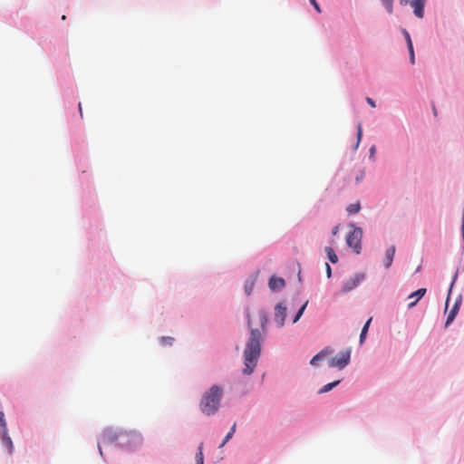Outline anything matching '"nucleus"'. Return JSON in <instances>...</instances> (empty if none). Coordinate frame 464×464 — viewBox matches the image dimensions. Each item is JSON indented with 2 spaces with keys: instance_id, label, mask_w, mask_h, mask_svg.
Instances as JSON below:
<instances>
[{
  "instance_id": "f257e3e1",
  "label": "nucleus",
  "mask_w": 464,
  "mask_h": 464,
  "mask_svg": "<svg viewBox=\"0 0 464 464\" xmlns=\"http://www.w3.org/2000/svg\"><path fill=\"white\" fill-rule=\"evenodd\" d=\"M262 335L258 329H251L248 341L244 351L245 374H251L256 366L261 353Z\"/></svg>"
},
{
  "instance_id": "f03ea898",
  "label": "nucleus",
  "mask_w": 464,
  "mask_h": 464,
  "mask_svg": "<svg viewBox=\"0 0 464 464\" xmlns=\"http://www.w3.org/2000/svg\"><path fill=\"white\" fill-rule=\"evenodd\" d=\"M223 390L218 385L211 386L202 396L199 407L208 415H214L219 409Z\"/></svg>"
},
{
  "instance_id": "7ed1b4c3",
  "label": "nucleus",
  "mask_w": 464,
  "mask_h": 464,
  "mask_svg": "<svg viewBox=\"0 0 464 464\" xmlns=\"http://www.w3.org/2000/svg\"><path fill=\"white\" fill-rule=\"evenodd\" d=\"M113 440H120L122 444L131 448L141 443V437L136 432H121L116 434L112 430H106L100 443L106 445Z\"/></svg>"
},
{
  "instance_id": "20e7f679",
  "label": "nucleus",
  "mask_w": 464,
  "mask_h": 464,
  "mask_svg": "<svg viewBox=\"0 0 464 464\" xmlns=\"http://www.w3.org/2000/svg\"><path fill=\"white\" fill-rule=\"evenodd\" d=\"M351 353L352 349L349 347L345 351L339 353L335 357H332L328 361V365L330 367H335L339 369H343L346 367L351 360Z\"/></svg>"
},
{
  "instance_id": "39448f33",
  "label": "nucleus",
  "mask_w": 464,
  "mask_h": 464,
  "mask_svg": "<svg viewBox=\"0 0 464 464\" xmlns=\"http://www.w3.org/2000/svg\"><path fill=\"white\" fill-rule=\"evenodd\" d=\"M362 238V230L361 227H354L346 237L347 245L352 247L356 254L361 252V241Z\"/></svg>"
},
{
  "instance_id": "423d86ee",
  "label": "nucleus",
  "mask_w": 464,
  "mask_h": 464,
  "mask_svg": "<svg viewBox=\"0 0 464 464\" xmlns=\"http://www.w3.org/2000/svg\"><path fill=\"white\" fill-rule=\"evenodd\" d=\"M363 279L364 274L359 273L354 275L353 277L349 278L343 283L342 292L347 293L353 290Z\"/></svg>"
},
{
  "instance_id": "0eeeda50",
  "label": "nucleus",
  "mask_w": 464,
  "mask_h": 464,
  "mask_svg": "<svg viewBox=\"0 0 464 464\" xmlns=\"http://www.w3.org/2000/svg\"><path fill=\"white\" fill-rule=\"evenodd\" d=\"M286 317V308L282 304H276L275 307V321L279 327H282L285 324Z\"/></svg>"
},
{
  "instance_id": "6e6552de",
  "label": "nucleus",
  "mask_w": 464,
  "mask_h": 464,
  "mask_svg": "<svg viewBox=\"0 0 464 464\" xmlns=\"http://www.w3.org/2000/svg\"><path fill=\"white\" fill-rule=\"evenodd\" d=\"M334 353L333 348L330 346L324 347L321 352L315 354L310 361V364L315 366L319 362L324 360L325 357L331 355Z\"/></svg>"
},
{
  "instance_id": "1a4fd4ad",
  "label": "nucleus",
  "mask_w": 464,
  "mask_h": 464,
  "mask_svg": "<svg viewBox=\"0 0 464 464\" xmlns=\"http://www.w3.org/2000/svg\"><path fill=\"white\" fill-rule=\"evenodd\" d=\"M425 2L426 0H412L411 3V5L414 11V14L419 18L423 17Z\"/></svg>"
},
{
  "instance_id": "9d476101",
  "label": "nucleus",
  "mask_w": 464,
  "mask_h": 464,
  "mask_svg": "<svg viewBox=\"0 0 464 464\" xmlns=\"http://www.w3.org/2000/svg\"><path fill=\"white\" fill-rule=\"evenodd\" d=\"M426 294V288H420L418 289L417 291L411 293L408 298L409 299H413L411 303H409L408 304V307L409 308H412L413 306L416 305V304L418 303V301L424 296V295Z\"/></svg>"
},
{
  "instance_id": "9b49d317",
  "label": "nucleus",
  "mask_w": 464,
  "mask_h": 464,
  "mask_svg": "<svg viewBox=\"0 0 464 464\" xmlns=\"http://www.w3.org/2000/svg\"><path fill=\"white\" fill-rule=\"evenodd\" d=\"M268 285L271 290H279V289H282L285 285V282L281 277L272 276L269 279Z\"/></svg>"
},
{
  "instance_id": "f8f14e48",
  "label": "nucleus",
  "mask_w": 464,
  "mask_h": 464,
  "mask_svg": "<svg viewBox=\"0 0 464 464\" xmlns=\"http://www.w3.org/2000/svg\"><path fill=\"white\" fill-rule=\"evenodd\" d=\"M395 251H396V248H395L394 246H390L385 251V260H384V266H385V268H389L392 266V261H393V257H394V255H395Z\"/></svg>"
},
{
  "instance_id": "ddd939ff",
  "label": "nucleus",
  "mask_w": 464,
  "mask_h": 464,
  "mask_svg": "<svg viewBox=\"0 0 464 464\" xmlns=\"http://www.w3.org/2000/svg\"><path fill=\"white\" fill-rule=\"evenodd\" d=\"M2 443L7 449L8 452H13L14 445L7 430H2Z\"/></svg>"
},
{
  "instance_id": "4468645a",
  "label": "nucleus",
  "mask_w": 464,
  "mask_h": 464,
  "mask_svg": "<svg viewBox=\"0 0 464 464\" xmlns=\"http://www.w3.org/2000/svg\"><path fill=\"white\" fill-rule=\"evenodd\" d=\"M459 304H460L459 302H456L454 306L452 307V309L450 311L448 317H447V321H446V326H448L450 324H451L452 321L455 319V317L458 314V311H459Z\"/></svg>"
},
{
  "instance_id": "2eb2a0df",
  "label": "nucleus",
  "mask_w": 464,
  "mask_h": 464,
  "mask_svg": "<svg viewBox=\"0 0 464 464\" xmlns=\"http://www.w3.org/2000/svg\"><path fill=\"white\" fill-rule=\"evenodd\" d=\"M324 250H325V253L327 255V257L329 258V260L333 264H335V263L338 262V256H337V255L335 254L334 250L332 247L326 246Z\"/></svg>"
},
{
  "instance_id": "dca6fc26",
  "label": "nucleus",
  "mask_w": 464,
  "mask_h": 464,
  "mask_svg": "<svg viewBox=\"0 0 464 464\" xmlns=\"http://www.w3.org/2000/svg\"><path fill=\"white\" fill-rule=\"evenodd\" d=\"M372 322V318H370L366 323L365 324L363 325L362 329V332H361V334H360V343L362 344L365 338H366V334H367V332H368V329H369V326H370V324Z\"/></svg>"
},
{
  "instance_id": "f3484780",
  "label": "nucleus",
  "mask_w": 464,
  "mask_h": 464,
  "mask_svg": "<svg viewBox=\"0 0 464 464\" xmlns=\"http://www.w3.org/2000/svg\"><path fill=\"white\" fill-rule=\"evenodd\" d=\"M340 382H341V381L338 380V381H335V382H330V383H327V384L324 385L320 389L319 393H325V392H330L333 388L337 386Z\"/></svg>"
},
{
  "instance_id": "a211bd4d",
  "label": "nucleus",
  "mask_w": 464,
  "mask_h": 464,
  "mask_svg": "<svg viewBox=\"0 0 464 464\" xmlns=\"http://www.w3.org/2000/svg\"><path fill=\"white\" fill-rule=\"evenodd\" d=\"M236 427H237V424L234 423L232 425V427L230 428V430L228 431V433L224 438L222 443L219 445V448L224 447L226 445V443L233 437V435H234V433L236 431Z\"/></svg>"
},
{
  "instance_id": "6ab92c4d",
  "label": "nucleus",
  "mask_w": 464,
  "mask_h": 464,
  "mask_svg": "<svg viewBox=\"0 0 464 464\" xmlns=\"http://www.w3.org/2000/svg\"><path fill=\"white\" fill-rule=\"evenodd\" d=\"M361 209V205L359 202H356V203H353V204H350L346 210L347 212L350 214V215H353V214H356L360 211Z\"/></svg>"
},
{
  "instance_id": "aec40b11",
  "label": "nucleus",
  "mask_w": 464,
  "mask_h": 464,
  "mask_svg": "<svg viewBox=\"0 0 464 464\" xmlns=\"http://www.w3.org/2000/svg\"><path fill=\"white\" fill-rule=\"evenodd\" d=\"M364 176H365V170L363 168H360L359 169H357L354 173L355 182L359 183L360 181H362L363 179Z\"/></svg>"
},
{
  "instance_id": "412c9836",
  "label": "nucleus",
  "mask_w": 464,
  "mask_h": 464,
  "mask_svg": "<svg viewBox=\"0 0 464 464\" xmlns=\"http://www.w3.org/2000/svg\"><path fill=\"white\" fill-rule=\"evenodd\" d=\"M196 464H204V456L202 452V444L198 447V452L196 454Z\"/></svg>"
},
{
  "instance_id": "4be33fe9",
  "label": "nucleus",
  "mask_w": 464,
  "mask_h": 464,
  "mask_svg": "<svg viewBox=\"0 0 464 464\" xmlns=\"http://www.w3.org/2000/svg\"><path fill=\"white\" fill-rule=\"evenodd\" d=\"M357 140H356V144L354 146V150H356L361 142V140H362V124L359 123L357 125Z\"/></svg>"
},
{
  "instance_id": "5701e85b",
  "label": "nucleus",
  "mask_w": 464,
  "mask_h": 464,
  "mask_svg": "<svg viewBox=\"0 0 464 464\" xmlns=\"http://www.w3.org/2000/svg\"><path fill=\"white\" fill-rule=\"evenodd\" d=\"M306 305H307V302H305V303L301 306V308L299 309V311L297 312V314H296L295 317V318H294V320H293V323H294V324H295V323L300 319V317L302 316V314H303V313H304V309H305Z\"/></svg>"
},
{
  "instance_id": "b1692460",
  "label": "nucleus",
  "mask_w": 464,
  "mask_h": 464,
  "mask_svg": "<svg viewBox=\"0 0 464 464\" xmlns=\"http://www.w3.org/2000/svg\"><path fill=\"white\" fill-rule=\"evenodd\" d=\"M253 287H254V282L253 281H249V282L246 283V285H245V292H246V294L247 295H251Z\"/></svg>"
},
{
  "instance_id": "393cba45",
  "label": "nucleus",
  "mask_w": 464,
  "mask_h": 464,
  "mask_svg": "<svg viewBox=\"0 0 464 464\" xmlns=\"http://www.w3.org/2000/svg\"><path fill=\"white\" fill-rule=\"evenodd\" d=\"M0 426L2 430H7L6 421L3 411H0Z\"/></svg>"
},
{
  "instance_id": "a878e982",
  "label": "nucleus",
  "mask_w": 464,
  "mask_h": 464,
  "mask_svg": "<svg viewBox=\"0 0 464 464\" xmlns=\"http://www.w3.org/2000/svg\"><path fill=\"white\" fill-rule=\"evenodd\" d=\"M382 2L384 4L385 8L387 9L388 13L392 14L393 0H382Z\"/></svg>"
},
{
  "instance_id": "bb28decb",
  "label": "nucleus",
  "mask_w": 464,
  "mask_h": 464,
  "mask_svg": "<svg viewBox=\"0 0 464 464\" xmlns=\"http://www.w3.org/2000/svg\"><path fill=\"white\" fill-rule=\"evenodd\" d=\"M173 340L174 339L172 337H161L160 343L162 345H170Z\"/></svg>"
},
{
  "instance_id": "cd10ccee",
  "label": "nucleus",
  "mask_w": 464,
  "mask_h": 464,
  "mask_svg": "<svg viewBox=\"0 0 464 464\" xmlns=\"http://www.w3.org/2000/svg\"><path fill=\"white\" fill-rule=\"evenodd\" d=\"M408 48H409V52L411 54V63H414L415 58H414V51H413L412 43H410V44H408Z\"/></svg>"
},
{
  "instance_id": "c85d7f7f",
  "label": "nucleus",
  "mask_w": 464,
  "mask_h": 464,
  "mask_svg": "<svg viewBox=\"0 0 464 464\" xmlns=\"http://www.w3.org/2000/svg\"><path fill=\"white\" fill-rule=\"evenodd\" d=\"M260 321L262 327H264L267 322V316L265 313H260Z\"/></svg>"
},
{
  "instance_id": "c756f323",
  "label": "nucleus",
  "mask_w": 464,
  "mask_h": 464,
  "mask_svg": "<svg viewBox=\"0 0 464 464\" xmlns=\"http://www.w3.org/2000/svg\"><path fill=\"white\" fill-rule=\"evenodd\" d=\"M310 3L313 5V6L314 7V9L318 12V13H321V8L319 6V5L317 4L316 0H309Z\"/></svg>"
},
{
  "instance_id": "7c9ffc66",
  "label": "nucleus",
  "mask_w": 464,
  "mask_h": 464,
  "mask_svg": "<svg viewBox=\"0 0 464 464\" xmlns=\"http://www.w3.org/2000/svg\"><path fill=\"white\" fill-rule=\"evenodd\" d=\"M325 268H326L327 277L330 278L332 276V268L328 263L325 264Z\"/></svg>"
},
{
  "instance_id": "2f4dec72",
  "label": "nucleus",
  "mask_w": 464,
  "mask_h": 464,
  "mask_svg": "<svg viewBox=\"0 0 464 464\" xmlns=\"http://www.w3.org/2000/svg\"><path fill=\"white\" fill-rule=\"evenodd\" d=\"M403 34L405 35V38H406V41H407V44H410V43H412L411 39V36H410L409 33L406 30L403 31Z\"/></svg>"
},
{
  "instance_id": "473e14b6",
  "label": "nucleus",
  "mask_w": 464,
  "mask_h": 464,
  "mask_svg": "<svg viewBox=\"0 0 464 464\" xmlns=\"http://www.w3.org/2000/svg\"><path fill=\"white\" fill-rule=\"evenodd\" d=\"M366 102L371 107L375 108V102L372 98L367 97Z\"/></svg>"
},
{
  "instance_id": "72a5a7b5",
  "label": "nucleus",
  "mask_w": 464,
  "mask_h": 464,
  "mask_svg": "<svg viewBox=\"0 0 464 464\" xmlns=\"http://www.w3.org/2000/svg\"><path fill=\"white\" fill-rule=\"evenodd\" d=\"M338 232H339V226L337 225V226H335V227L333 228V230H332V234H333V236H336Z\"/></svg>"
},
{
  "instance_id": "f704fd0d",
  "label": "nucleus",
  "mask_w": 464,
  "mask_h": 464,
  "mask_svg": "<svg viewBox=\"0 0 464 464\" xmlns=\"http://www.w3.org/2000/svg\"><path fill=\"white\" fill-rule=\"evenodd\" d=\"M374 153H375V146H372L370 149V154H371V156H373Z\"/></svg>"
},
{
  "instance_id": "c9c22d12",
  "label": "nucleus",
  "mask_w": 464,
  "mask_h": 464,
  "mask_svg": "<svg viewBox=\"0 0 464 464\" xmlns=\"http://www.w3.org/2000/svg\"><path fill=\"white\" fill-rule=\"evenodd\" d=\"M78 107H79L80 116L82 118V103L81 102H79Z\"/></svg>"
},
{
  "instance_id": "e433bc0d",
  "label": "nucleus",
  "mask_w": 464,
  "mask_h": 464,
  "mask_svg": "<svg viewBox=\"0 0 464 464\" xmlns=\"http://www.w3.org/2000/svg\"><path fill=\"white\" fill-rule=\"evenodd\" d=\"M99 450H100V454L102 455V449H101V445L99 444Z\"/></svg>"
}]
</instances>
